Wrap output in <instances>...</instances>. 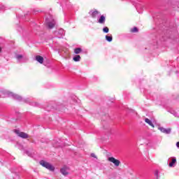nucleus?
Masks as SVG:
<instances>
[{"mask_svg": "<svg viewBox=\"0 0 179 179\" xmlns=\"http://www.w3.org/2000/svg\"><path fill=\"white\" fill-rule=\"evenodd\" d=\"M109 31H110V29H109L108 27H103V33H108Z\"/></svg>", "mask_w": 179, "mask_h": 179, "instance_id": "nucleus-19", "label": "nucleus"}, {"mask_svg": "<svg viewBox=\"0 0 179 179\" xmlns=\"http://www.w3.org/2000/svg\"><path fill=\"white\" fill-rule=\"evenodd\" d=\"M91 157H94V159H97V157L96 156V155H94V153L91 154Z\"/></svg>", "mask_w": 179, "mask_h": 179, "instance_id": "nucleus-22", "label": "nucleus"}, {"mask_svg": "<svg viewBox=\"0 0 179 179\" xmlns=\"http://www.w3.org/2000/svg\"><path fill=\"white\" fill-rule=\"evenodd\" d=\"M59 36H58L59 38H61L63 36H65V31L64 29H59L58 31Z\"/></svg>", "mask_w": 179, "mask_h": 179, "instance_id": "nucleus-12", "label": "nucleus"}, {"mask_svg": "<svg viewBox=\"0 0 179 179\" xmlns=\"http://www.w3.org/2000/svg\"><path fill=\"white\" fill-rule=\"evenodd\" d=\"M105 38H106V41H108L109 43H111V41H113V36H111V35L110 36H108V35H106L105 36Z\"/></svg>", "mask_w": 179, "mask_h": 179, "instance_id": "nucleus-14", "label": "nucleus"}, {"mask_svg": "<svg viewBox=\"0 0 179 179\" xmlns=\"http://www.w3.org/2000/svg\"><path fill=\"white\" fill-rule=\"evenodd\" d=\"M155 176L156 177L157 179L159 178V171H155Z\"/></svg>", "mask_w": 179, "mask_h": 179, "instance_id": "nucleus-20", "label": "nucleus"}, {"mask_svg": "<svg viewBox=\"0 0 179 179\" xmlns=\"http://www.w3.org/2000/svg\"><path fill=\"white\" fill-rule=\"evenodd\" d=\"M89 15H90V16H92L93 18L96 17L97 15H99V11L97 10H91L89 12Z\"/></svg>", "mask_w": 179, "mask_h": 179, "instance_id": "nucleus-5", "label": "nucleus"}, {"mask_svg": "<svg viewBox=\"0 0 179 179\" xmlns=\"http://www.w3.org/2000/svg\"><path fill=\"white\" fill-rule=\"evenodd\" d=\"M73 61H75V62H79V61H80V55H76L73 58Z\"/></svg>", "mask_w": 179, "mask_h": 179, "instance_id": "nucleus-15", "label": "nucleus"}, {"mask_svg": "<svg viewBox=\"0 0 179 179\" xmlns=\"http://www.w3.org/2000/svg\"><path fill=\"white\" fill-rule=\"evenodd\" d=\"M177 148H179V141L176 143Z\"/></svg>", "mask_w": 179, "mask_h": 179, "instance_id": "nucleus-23", "label": "nucleus"}, {"mask_svg": "<svg viewBox=\"0 0 179 179\" xmlns=\"http://www.w3.org/2000/svg\"><path fill=\"white\" fill-rule=\"evenodd\" d=\"M35 106H36V107L38 106V103H35Z\"/></svg>", "mask_w": 179, "mask_h": 179, "instance_id": "nucleus-24", "label": "nucleus"}, {"mask_svg": "<svg viewBox=\"0 0 179 179\" xmlns=\"http://www.w3.org/2000/svg\"><path fill=\"white\" fill-rule=\"evenodd\" d=\"M145 122L148 124V125H150V127H152V128H155V125L153 124V123L152 122V121H150V120L145 118Z\"/></svg>", "mask_w": 179, "mask_h": 179, "instance_id": "nucleus-13", "label": "nucleus"}, {"mask_svg": "<svg viewBox=\"0 0 179 179\" xmlns=\"http://www.w3.org/2000/svg\"><path fill=\"white\" fill-rule=\"evenodd\" d=\"M108 161L110 162V163H113L114 166H115V167H118L120 164H121V162H120V160L110 157L108 158Z\"/></svg>", "mask_w": 179, "mask_h": 179, "instance_id": "nucleus-4", "label": "nucleus"}, {"mask_svg": "<svg viewBox=\"0 0 179 179\" xmlns=\"http://www.w3.org/2000/svg\"><path fill=\"white\" fill-rule=\"evenodd\" d=\"M176 115V117H177V113H176V115Z\"/></svg>", "mask_w": 179, "mask_h": 179, "instance_id": "nucleus-26", "label": "nucleus"}, {"mask_svg": "<svg viewBox=\"0 0 179 179\" xmlns=\"http://www.w3.org/2000/svg\"><path fill=\"white\" fill-rule=\"evenodd\" d=\"M177 163V159L176 157L171 159V162L169 163V167H174V165Z\"/></svg>", "mask_w": 179, "mask_h": 179, "instance_id": "nucleus-11", "label": "nucleus"}, {"mask_svg": "<svg viewBox=\"0 0 179 179\" xmlns=\"http://www.w3.org/2000/svg\"><path fill=\"white\" fill-rule=\"evenodd\" d=\"M39 163L41 166H42L43 167H45L48 170H50V171H54V170H55V168L51 164L44 160H41Z\"/></svg>", "mask_w": 179, "mask_h": 179, "instance_id": "nucleus-1", "label": "nucleus"}, {"mask_svg": "<svg viewBox=\"0 0 179 179\" xmlns=\"http://www.w3.org/2000/svg\"><path fill=\"white\" fill-rule=\"evenodd\" d=\"M3 9H5V6H3V5H0V10H3Z\"/></svg>", "mask_w": 179, "mask_h": 179, "instance_id": "nucleus-21", "label": "nucleus"}, {"mask_svg": "<svg viewBox=\"0 0 179 179\" xmlns=\"http://www.w3.org/2000/svg\"><path fill=\"white\" fill-rule=\"evenodd\" d=\"M36 60L39 62V64H43L44 62V58L40 55L36 57Z\"/></svg>", "mask_w": 179, "mask_h": 179, "instance_id": "nucleus-10", "label": "nucleus"}, {"mask_svg": "<svg viewBox=\"0 0 179 179\" xmlns=\"http://www.w3.org/2000/svg\"><path fill=\"white\" fill-rule=\"evenodd\" d=\"M131 33H138V28L136 27L131 29Z\"/></svg>", "mask_w": 179, "mask_h": 179, "instance_id": "nucleus-18", "label": "nucleus"}, {"mask_svg": "<svg viewBox=\"0 0 179 179\" xmlns=\"http://www.w3.org/2000/svg\"><path fill=\"white\" fill-rule=\"evenodd\" d=\"M1 51H2V48L0 47V52H1Z\"/></svg>", "mask_w": 179, "mask_h": 179, "instance_id": "nucleus-25", "label": "nucleus"}, {"mask_svg": "<svg viewBox=\"0 0 179 179\" xmlns=\"http://www.w3.org/2000/svg\"><path fill=\"white\" fill-rule=\"evenodd\" d=\"M6 94L7 97H13L15 100H18V101H22V96L18 94H13V92L9 91L6 92Z\"/></svg>", "mask_w": 179, "mask_h": 179, "instance_id": "nucleus-2", "label": "nucleus"}, {"mask_svg": "<svg viewBox=\"0 0 179 179\" xmlns=\"http://www.w3.org/2000/svg\"><path fill=\"white\" fill-rule=\"evenodd\" d=\"M14 132L18 136H20V138H22V139H27V138H29V134H27L23 131H20V130L15 129Z\"/></svg>", "mask_w": 179, "mask_h": 179, "instance_id": "nucleus-3", "label": "nucleus"}, {"mask_svg": "<svg viewBox=\"0 0 179 179\" xmlns=\"http://www.w3.org/2000/svg\"><path fill=\"white\" fill-rule=\"evenodd\" d=\"M98 23H100L101 24H104V23H106V17L104 15H101L98 20Z\"/></svg>", "mask_w": 179, "mask_h": 179, "instance_id": "nucleus-9", "label": "nucleus"}, {"mask_svg": "<svg viewBox=\"0 0 179 179\" xmlns=\"http://www.w3.org/2000/svg\"><path fill=\"white\" fill-rule=\"evenodd\" d=\"M159 130L161 132H163V134H171V129H166L164 127H159Z\"/></svg>", "mask_w": 179, "mask_h": 179, "instance_id": "nucleus-7", "label": "nucleus"}, {"mask_svg": "<svg viewBox=\"0 0 179 179\" xmlns=\"http://www.w3.org/2000/svg\"><path fill=\"white\" fill-rule=\"evenodd\" d=\"M46 24L49 29H52L55 26V20H52L50 22H46Z\"/></svg>", "mask_w": 179, "mask_h": 179, "instance_id": "nucleus-6", "label": "nucleus"}, {"mask_svg": "<svg viewBox=\"0 0 179 179\" xmlns=\"http://www.w3.org/2000/svg\"><path fill=\"white\" fill-rule=\"evenodd\" d=\"M60 173L63 175V176H68L69 174V173H68V168L66 167H63L60 169Z\"/></svg>", "mask_w": 179, "mask_h": 179, "instance_id": "nucleus-8", "label": "nucleus"}, {"mask_svg": "<svg viewBox=\"0 0 179 179\" xmlns=\"http://www.w3.org/2000/svg\"><path fill=\"white\" fill-rule=\"evenodd\" d=\"M81 52H82V48H77L74 49V52L76 54H80Z\"/></svg>", "mask_w": 179, "mask_h": 179, "instance_id": "nucleus-16", "label": "nucleus"}, {"mask_svg": "<svg viewBox=\"0 0 179 179\" xmlns=\"http://www.w3.org/2000/svg\"><path fill=\"white\" fill-rule=\"evenodd\" d=\"M16 58H17V61H19V62H20V61H22V59H23V55H17Z\"/></svg>", "mask_w": 179, "mask_h": 179, "instance_id": "nucleus-17", "label": "nucleus"}]
</instances>
